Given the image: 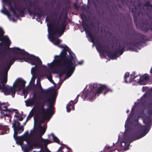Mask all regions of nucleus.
Listing matches in <instances>:
<instances>
[{
    "label": "nucleus",
    "instance_id": "16",
    "mask_svg": "<svg viewBox=\"0 0 152 152\" xmlns=\"http://www.w3.org/2000/svg\"><path fill=\"white\" fill-rule=\"evenodd\" d=\"M146 95L142 96L140 100V103L143 104H146L147 107L150 109L148 110V113L149 115H152V102L146 103Z\"/></svg>",
    "mask_w": 152,
    "mask_h": 152
},
{
    "label": "nucleus",
    "instance_id": "2",
    "mask_svg": "<svg viewBox=\"0 0 152 152\" xmlns=\"http://www.w3.org/2000/svg\"><path fill=\"white\" fill-rule=\"evenodd\" d=\"M103 90L104 91V95H105L108 92L113 91L112 89L106 85L95 83L93 84L92 88L90 89V91L89 90H87L83 93L82 97L84 99L87 98V99L89 101H91L94 99H95L96 95L98 96Z\"/></svg>",
    "mask_w": 152,
    "mask_h": 152
},
{
    "label": "nucleus",
    "instance_id": "15",
    "mask_svg": "<svg viewBox=\"0 0 152 152\" xmlns=\"http://www.w3.org/2000/svg\"><path fill=\"white\" fill-rule=\"evenodd\" d=\"M59 21H57V22L55 23V22L54 20H53L52 22H50L49 24H47V26L48 27V33H49V31H50V28L51 27H52V28L53 29H55L56 28H57L58 29V31L60 32L61 31L62 28V25L63 24L65 26V28H64V31L65 30V28L66 27V25L65 23V22L64 21L62 23L61 25H60L59 27H58V26L59 25Z\"/></svg>",
    "mask_w": 152,
    "mask_h": 152
},
{
    "label": "nucleus",
    "instance_id": "47",
    "mask_svg": "<svg viewBox=\"0 0 152 152\" xmlns=\"http://www.w3.org/2000/svg\"><path fill=\"white\" fill-rule=\"evenodd\" d=\"M6 63H7V66L5 67L8 70H9L10 69L11 65L12 64L11 63H9V61H8V60H6Z\"/></svg>",
    "mask_w": 152,
    "mask_h": 152
},
{
    "label": "nucleus",
    "instance_id": "20",
    "mask_svg": "<svg viewBox=\"0 0 152 152\" xmlns=\"http://www.w3.org/2000/svg\"><path fill=\"white\" fill-rule=\"evenodd\" d=\"M4 33V32L3 29L0 28V38H1L2 40L4 42L6 45L8 47H9L10 45L11 42H10L8 37L3 36ZM0 40H1L0 39Z\"/></svg>",
    "mask_w": 152,
    "mask_h": 152
},
{
    "label": "nucleus",
    "instance_id": "49",
    "mask_svg": "<svg viewBox=\"0 0 152 152\" xmlns=\"http://www.w3.org/2000/svg\"><path fill=\"white\" fill-rule=\"evenodd\" d=\"M8 70L6 68L3 69V75L7 76Z\"/></svg>",
    "mask_w": 152,
    "mask_h": 152
},
{
    "label": "nucleus",
    "instance_id": "40",
    "mask_svg": "<svg viewBox=\"0 0 152 152\" xmlns=\"http://www.w3.org/2000/svg\"><path fill=\"white\" fill-rule=\"evenodd\" d=\"M1 105L0 106V110L1 111H4V109H6L7 108V104H6L4 102H1Z\"/></svg>",
    "mask_w": 152,
    "mask_h": 152
},
{
    "label": "nucleus",
    "instance_id": "19",
    "mask_svg": "<svg viewBox=\"0 0 152 152\" xmlns=\"http://www.w3.org/2000/svg\"><path fill=\"white\" fill-rule=\"evenodd\" d=\"M28 140L31 142L34 147L41 148L42 145L39 139L37 137H34L32 135L26 137Z\"/></svg>",
    "mask_w": 152,
    "mask_h": 152
},
{
    "label": "nucleus",
    "instance_id": "34",
    "mask_svg": "<svg viewBox=\"0 0 152 152\" xmlns=\"http://www.w3.org/2000/svg\"><path fill=\"white\" fill-rule=\"evenodd\" d=\"M25 140L28 146V149L29 150L30 149H33V147H34V146L32 143L31 142L29 141L26 137H25Z\"/></svg>",
    "mask_w": 152,
    "mask_h": 152
},
{
    "label": "nucleus",
    "instance_id": "43",
    "mask_svg": "<svg viewBox=\"0 0 152 152\" xmlns=\"http://www.w3.org/2000/svg\"><path fill=\"white\" fill-rule=\"evenodd\" d=\"M40 141L43 143L45 145L47 146L49 143V142H50V141L48 140L44 139L41 138Z\"/></svg>",
    "mask_w": 152,
    "mask_h": 152
},
{
    "label": "nucleus",
    "instance_id": "29",
    "mask_svg": "<svg viewBox=\"0 0 152 152\" xmlns=\"http://www.w3.org/2000/svg\"><path fill=\"white\" fill-rule=\"evenodd\" d=\"M116 149V148L114 149L113 148V146L110 147L109 146H106L104 148V152H112L114 151Z\"/></svg>",
    "mask_w": 152,
    "mask_h": 152
},
{
    "label": "nucleus",
    "instance_id": "63",
    "mask_svg": "<svg viewBox=\"0 0 152 152\" xmlns=\"http://www.w3.org/2000/svg\"><path fill=\"white\" fill-rule=\"evenodd\" d=\"M14 7H15L14 8H15V10H16L18 12V10H19V9L18 7H17L15 4H14Z\"/></svg>",
    "mask_w": 152,
    "mask_h": 152
},
{
    "label": "nucleus",
    "instance_id": "50",
    "mask_svg": "<svg viewBox=\"0 0 152 152\" xmlns=\"http://www.w3.org/2000/svg\"><path fill=\"white\" fill-rule=\"evenodd\" d=\"M8 70L6 68L3 69V75L7 76Z\"/></svg>",
    "mask_w": 152,
    "mask_h": 152
},
{
    "label": "nucleus",
    "instance_id": "44",
    "mask_svg": "<svg viewBox=\"0 0 152 152\" xmlns=\"http://www.w3.org/2000/svg\"><path fill=\"white\" fill-rule=\"evenodd\" d=\"M150 118L148 117H146L144 119L143 122L145 124H148L150 123Z\"/></svg>",
    "mask_w": 152,
    "mask_h": 152
},
{
    "label": "nucleus",
    "instance_id": "13",
    "mask_svg": "<svg viewBox=\"0 0 152 152\" xmlns=\"http://www.w3.org/2000/svg\"><path fill=\"white\" fill-rule=\"evenodd\" d=\"M129 10L133 15L134 22L137 25V17H139L142 14V9L139 5L137 6H134L132 8L130 7Z\"/></svg>",
    "mask_w": 152,
    "mask_h": 152
},
{
    "label": "nucleus",
    "instance_id": "26",
    "mask_svg": "<svg viewBox=\"0 0 152 152\" xmlns=\"http://www.w3.org/2000/svg\"><path fill=\"white\" fill-rule=\"evenodd\" d=\"M138 129L139 130L138 132H140L141 134H145V135L147 133L146 132L147 128L145 125H138Z\"/></svg>",
    "mask_w": 152,
    "mask_h": 152
},
{
    "label": "nucleus",
    "instance_id": "9",
    "mask_svg": "<svg viewBox=\"0 0 152 152\" xmlns=\"http://www.w3.org/2000/svg\"><path fill=\"white\" fill-rule=\"evenodd\" d=\"M7 76H3L0 82L2 85L0 84V90L1 89L5 95H11L12 97H14L16 92V89L13 88L11 86H10L8 85L5 86L7 82Z\"/></svg>",
    "mask_w": 152,
    "mask_h": 152
},
{
    "label": "nucleus",
    "instance_id": "57",
    "mask_svg": "<svg viewBox=\"0 0 152 152\" xmlns=\"http://www.w3.org/2000/svg\"><path fill=\"white\" fill-rule=\"evenodd\" d=\"M34 98L35 99L36 98H38L37 97V94L35 92L33 94L32 99H34Z\"/></svg>",
    "mask_w": 152,
    "mask_h": 152
},
{
    "label": "nucleus",
    "instance_id": "45",
    "mask_svg": "<svg viewBox=\"0 0 152 152\" xmlns=\"http://www.w3.org/2000/svg\"><path fill=\"white\" fill-rule=\"evenodd\" d=\"M6 63H7V66L5 67L8 70H9L10 69L11 65L12 64L11 63H9V61H8V60H6Z\"/></svg>",
    "mask_w": 152,
    "mask_h": 152
},
{
    "label": "nucleus",
    "instance_id": "21",
    "mask_svg": "<svg viewBox=\"0 0 152 152\" xmlns=\"http://www.w3.org/2000/svg\"><path fill=\"white\" fill-rule=\"evenodd\" d=\"M37 88L38 89L41 90L40 92L42 94H45V96H47V94H49V92H53L55 90H53L51 88H49L46 90H43L41 85L40 82L39 83H38L37 85Z\"/></svg>",
    "mask_w": 152,
    "mask_h": 152
},
{
    "label": "nucleus",
    "instance_id": "64",
    "mask_svg": "<svg viewBox=\"0 0 152 152\" xmlns=\"http://www.w3.org/2000/svg\"><path fill=\"white\" fill-rule=\"evenodd\" d=\"M18 119V120H19L20 121H22L23 120V118L22 117H19Z\"/></svg>",
    "mask_w": 152,
    "mask_h": 152
},
{
    "label": "nucleus",
    "instance_id": "60",
    "mask_svg": "<svg viewBox=\"0 0 152 152\" xmlns=\"http://www.w3.org/2000/svg\"><path fill=\"white\" fill-rule=\"evenodd\" d=\"M58 14L57 13L56 11H55L54 12L53 15L54 16L56 17V18L58 16Z\"/></svg>",
    "mask_w": 152,
    "mask_h": 152
},
{
    "label": "nucleus",
    "instance_id": "5",
    "mask_svg": "<svg viewBox=\"0 0 152 152\" xmlns=\"http://www.w3.org/2000/svg\"><path fill=\"white\" fill-rule=\"evenodd\" d=\"M57 92L54 90L53 92H51L50 94H48L47 96H45V100H44L42 102H38V98H34V103L35 105H36V111H38V109H39L41 106L43 105V107L44 108V106L46 102L48 103V107H49V106L52 105L53 106L54 104L55 103L57 95Z\"/></svg>",
    "mask_w": 152,
    "mask_h": 152
},
{
    "label": "nucleus",
    "instance_id": "33",
    "mask_svg": "<svg viewBox=\"0 0 152 152\" xmlns=\"http://www.w3.org/2000/svg\"><path fill=\"white\" fill-rule=\"evenodd\" d=\"M27 8H29V7H26L23 8L19 10H18V12H19V14L20 15V16L21 17H24L25 16V11L26 9H27Z\"/></svg>",
    "mask_w": 152,
    "mask_h": 152
},
{
    "label": "nucleus",
    "instance_id": "17",
    "mask_svg": "<svg viewBox=\"0 0 152 152\" xmlns=\"http://www.w3.org/2000/svg\"><path fill=\"white\" fill-rule=\"evenodd\" d=\"M26 83V81L20 78H18L16 80V84H13L12 87L15 88L16 91L17 88L18 90L20 91L24 87Z\"/></svg>",
    "mask_w": 152,
    "mask_h": 152
},
{
    "label": "nucleus",
    "instance_id": "55",
    "mask_svg": "<svg viewBox=\"0 0 152 152\" xmlns=\"http://www.w3.org/2000/svg\"><path fill=\"white\" fill-rule=\"evenodd\" d=\"M37 18H36V20L38 21H40L41 17L42 16L38 13V14L37 15Z\"/></svg>",
    "mask_w": 152,
    "mask_h": 152
},
{
    "label": "nucleus",
    "instance_id": "22",
    "mask_svg": "<svg viewBox=\"0 0 152 152\" xmlns=\"http://www.w3.org/2000/svg\"><path fill=\"white\" fill-rule=\"evenodd\" d=\"M125 45L124 42H120L119 43L118 48H116V51L119 54V55H121L124 52L125 48Z\"/></svg>",
    "mask_w": 152,
    "mask_h": 152
},
{
    "label": "nucleus",
    "instance_id": "3",
    "mask_svg": "<svg viewBox=\"0 0 152 152\" xmlns=\"http://www.w3.org/2000/svg\"><path fill=\"white\" fill-rule=\"evenodd\" d=\"M12 51L14 53L22 54L26 56V57H24L22 59H24L26 62L30 63L33 65H35L31 69V73L33 76H34L36 72V68H39V66L42 64V61L40 58L34 55L30 54L24 50L21 49L19 48H12Z\"/></svg>",
    "mask_w": 152,
    "mask_h": 152
},
{
    "label": "nucleus",
    "instance_id": "14",
    "mask_svg": "<svg viewBox=\"0 0 152 152\" xmlns=\"http://www.w3.org/2000/svg\"><path fill=\"white\" fill-rule=\"evenodd\" d=\"M12 124L14 131L13 136H17L18 134H20L23 131L24 127L22 126H20V123L18 121L15 120Z\"/></svg>",
    "mask_w": 152,
    "mask_h": 152
},
{
    "label": "nucleus",
    "instance_id": "32",
    "mask_svg": "<svg viewBox=\"0 0 152 152\" xmlns=\"http://www.w3.org/2000/svg\"><path fill=\"white\" fill-rule=\"evenodd\" d=\"M38 129L40 134L42 135H43L45 133L46 130V128L44 126H41L40 125L39 126Z\"/></svg>",
    "mask_w": 152,
    "mask_h": 152
},
{
    "label": "nucleus",
    "instance_id": "24",
    "mask_svg": "<svg viewBox=\"0 0 152 152\" xmlns=\"http://www.w3.org/2000/svg\"><path fill=\"white\" fill-rule=\"evenodd\" d=\"M9 132V129L7 126L0 124V134H7Z\"/></svg>",
    "mask_w": 152,
    "mask_h": 152
},
{
    "label": "nucleus",
    "instance_id": "12",
    "mask_svg": "<svg viewBox=\"0 0 152 152\" xmlns=\"http://www.w3.org/2000/svg\"><path fill=\"white\" fill-rule=\"evenodd\" d=\"M69 50H71L69 48L66 47L64 49V50L60 53L59 56H55V60H53L52 62L50 64H48L49 68L50 69H52L55 66L58 67V66L56 65L55 64L56 61L57 60H59L61 59H62V60H64L67 56V52L68 51L69 53Z\"/></svg>",
    "mask_w": 152,
    "mask_h": 152
},
{
    "label": "nucleus",
    "instance_id": "52",
    "mask_svg": "<svg viewBox=\"0 0 152 152\" xmlns=\"http://www.w3.org/2000/svg\"><path fill=\"white\" fill-rule=\"evenodd\" d=\"M9 7H10V10L12 12L14 10H15V8L12 7L11 3V5H8Z\"/></svg>",
    "mask_w": 152,
    "mask_h": 152
},
{
    "label": "nucleus",
    "instance_id": "1",
    "mask_svg": "<svg viewBox=\"0 0 152 152\" xmlns=\"http://www.w3.org/2000/svg\"><path fill=\"white\" fill-rule=\"evenodd\" d=\"M69 55H67L64 60L61 59L55 63L61 71L58 73L60 77L66 73V77H70L74 72L76 65L74 59L75 54L71 50L69 51Z\"/></svg>",
    "mask_w": 152,
    "mask_h": 152
},
{
    "label": "nucleus",
    "instance_id": "42",
    "mask_svg": "<svg viewBox=\"0 0 152 152\" xmlns=\"http://www.w3.org/2000/svg\"><path fill=\"white\" fill-rule=\"evenodd\" d=\"M37 8L39 11L37 12H38V14H40V15L42 16L44 15V11L42 10L41 8L37 7Z\"/></svg>",
    "mask_w": 152,
    "mask_h": 152
},
{
    "label": "nucleus",
    "instance_id": "31",
    "mask_svg": "<svg viewBox=\"0 0 152 152\" xmlns=\"http://www.w3.org/2000/svg\"><path fill=\"white\" fill-rule=\"evenodd\" d=\"M145 5L147 6V10L148 12H152V5L151 4L149 1H147L145 4Z\"/></svg>",
    "mask_w": 152,
    "mask_h": 152
},
{
    "label": "nucleus",
    "instance_id": "10",
    "mask_svg": "<svg viewBox=\"0 0 152 152\" xmlns=\"http://www.w3.org/2000/svg\"><path fill=\"white\" fill-rule=\"evenodd\" d=\"M62 26V28L60 32L57 28L54 29L52 27L50 28V31L49 33V37L52 42L57 45H59L60 43V40L58 38L60 37L64 33L65 26L63 24Z\"/></svg>",
    "mask_w": 152,
    "mask_h": 152
},
{
    "label": "nucleus",
    "instance_id": "48",
    "mask_svg": "<svg viewBox=\"0 0 152 152\" xmlns=\"http://www.w3.org/2000/svg\"><path fill=\"white\" fill-rule=\"evenodd\" d=\"M34 114L32 113L31 114L30 113L27 116L26 121H25V123H26L27 122L30 120L31 118L33 116Z\"/></svg>",
    "mask_w": 152,
    "mask_h": 152
},
{
    "label": "nucleus",
    "instance_id": "8",
    "mask_svg": "<svg viewBox=\"0 0 152 152\" xmlns=\"http://www.w3.org/2000/svg\"><path fill=\"white\" fill-rule=\"evenodd\" d=\"M96 47L98 52L107 53V56L112 59H114L115 58L118 57L119 56L118 55V53L116 51V49H115L113 52L110 51H107V49L108 50L109 49L108 45H102L101 43L98 41H97L96 42Z\"/></svg>",
    "mask_w": 152,
    "mask_h": 152
},
{
    "label": "nucleus",
    "instance_id": "37",
    "mask_svg": "<svg viewBox=\"0 0 152 152\" xmlns=\"http://www.w3.org/2000/svg\"><path fill=\"white\" fill-rule=\"evenodd\" d=\"M32 105H35L33 99L32 98L27 100L26 102V105L28 107Z\"/></svg>",
    "mask_w": 152,
    "mask_h": 152
},
{
    "label": "nucleus",
    "instance_id": "11",
    "mask_svg": "<svg viewBox=\"0 0 152 152\" xmlns=\"http://www.w3.org/2000/svg\"><path fill=\"white\" fill-rule=\"evenodd\" d=\"M145 135V134H141L140 132H130L125 136L122 140V142L126 144L129 143L126 147L129 148V143L133 141L139 139Z\"/></svg>",
    "mask_w": 152,
    "mask_h": 152
},
{
    "label": "nucleus",
    "instance_id": "62",
    "mask_svg": "<svg viewBox=\"0 0 152 152\" xmlns=\"http://www.w3.org/2000/svg\"><path fill=\"white\" fill-rule=\"evenodd\" d=\"M28 3L29 4V7H31L32 6V4L33 2L31 1H28Z\"/></svg>",
    "mask_w": 152,
    "mask_h": 152
},
{
    "label": "nucleus",
    "instance_id": "4",
    "mask_svg": "<svg viewBox=\"0 0 152 152\" xmlns=\"http://www.w3.org/2000/svg\"><path fill=\"white\" fill-rule=\"evenodd\" d=\"M128 18H129L130 21L129 23H127L128 29L131 30L132 31L133 35L136 36L139 38V39L135 38V40L133 42H129L128 43V45L131 46L130 47H128L127 49L130 50L135 51L138 46L140 45L143 42L142 39L146 41L147 40V39L146 38V36L145 35L137 32L133 28L132 24V18L129 15H128Z\"/></svg>",
    "mask_w": 152,
    "mask_h": 152
},
{
    "label": "nucleus",
    "instance_id": "35",
    "mask_svg": "<svg viewBox=\"0 0 152 152\" xmlns=\"http://www.w3.org/2000/svg\"><path fill=\"white\" fill-rule=\"evenodd\" d=\"M1 12L9 17H10L11 16L9 12L6 10V7L4 6H3V10H1Z\"/></svg>",
    "mask_w": 152,
    "mask_h": 152
},
{
    "label": "nucleus",
    "instance_id": "28",
    "mask_svg": "<svg viewBox=\"0 0 152 152\" xmlns=\"http://www.w3.org/2000/svg\"><path fill=\"white\" fill-rule=\"evenodd\" d=\"M42 76L44 77H47V79L50 81H51L53 82V80H52V77L51 75V72L50 71L48 70L45 73L43 74Z\"/></svg>",
    "mask_w": 152,
    "mask_h": 152
},
{
    "label": "nucleus",
    "instance_id": "18",
    "mask_svg": "<svg viewBox=\"0 0 152 152\" xmlns=\"http://www.w3.org/2000/svg\"><path fill=\"white\" fill-rule=\"evenodd\" d=\"M12 48L11 49V51L14 54H15L17 55L16 57L15 56H9V58L8 59H7V60H8V61H9V63H11L12 64H13L14 62L16 61V60H18L20 59V60L21 62H23V61H24V59H22L24 58V57H23L22 58H21L19 56V55H22L23 56L24 55L22 54H18L17 53H14L13 51H12V48ZM24 56H25L24 55ZM24 57H25L24 56Z\"/></svg>",
    "mask_w": 152,
    "mask_h": 152
},
{
    "label": "nucleus",
    "instance_id": "53",
    "mask_svg": "<svg viewBox=\"0 0 152 152\" xmlns=\"http://www.w3.org/2000/svg\"><path fill=\"white\" fill-rule=\"evenodd\" d=\"M13 13V15L14 16H16L17 18H19V16L18 13L16 12L15 10L12 12Z\"/></svg>",
    "mask_w": 152,
    "mask_h": 152
},
{
    "label": "nucleus",
    "instance_id": "61",
    "mask_svg": "<svg viewBox=\"0 0 152 152\" xmlns=\"http://www.w3.org/2000/svg\"><path fill=\"white\" fill-rule=\"evenodd\" d=\"M79 96V95H78L77 96L76 98L75 99V103H77V102H78V98Z\"/></svg>",
    "mask_w": 152,
    "mask_h": 152
},
{
    "label": "nucleus",
    "instance_id": "39",
    "mask_svg": "<svg viewBox=\"0 0 152 152\" xmlns=\"http://www.w3.org/2000/svg\"><path fill=\"white\" fill-rule=\"evenodd\" d=\"M51 135L53 137V139L54 142L57 143L58 144L61 145V144L60 143V141L59 139L53 133L51 134Z\"/></svg>",
    "mask_w": 152,
    "mask_h": 152
},
{
    "label": "nucleus",
    "instance_id": "27",
    "mask_svg": "<svg viewBox=\"0 0 152 152\" xmlns=\"http://www.w3.org/2000/svg\"><path fill=\"white\" fill-rule=\"evenodd\" d=\"M36 10V8H35L34 9V11H32L30 8H27V10L28 14L30 16H31L33 15L32 19H34L36 15H37L38 12H36L35 11Z\"/></svg>",
    "mask_w": 152,
    "mask_h": 152
},
{
    "label": "nucleus",
    "instance_id": "54",
    "mask_svg": "<svg viewBox=\"0 0 152 152\" xmlns=\"http://www.w3.org/2000/svg\"><path fill=\"white\" fill-rule=\"evenodd\" d=\"M3 2L4 4L7 3L8 5H11V2L10 1V0H3Z\"/></svg>",
    "mask_w": 152,
    "mask_h": 152
},
{
    "label": "nucleus",
    "instance_id": "36",
    "mask_svg": "<svg viewBox=\"0 0 152 152\" xmlns=\"http://www.w3.org/2000/svg\"><path fill=\"white\" fill-rule=\"evenodd\" d=\"M32 105H35L33 99L32 98L27 100L26 102V105L28 107Z\"/></svg>",
    "mask_w": 152,
    "mask_h": 152
},
{
    "label": "nucleus",
    "instance_id": "46",
    "mask_svg": "<svg viewBox=\"0 0 152 152\" xmlns=\"http://www.w3.org/2000/svg\"><path fill=\"white\" fill-rule=\"evenodd\" d=\"M6 63H7V66L5 67L8 70H9L10 69L11 65L12 64L11 63H9V61H8V60H6Z\"/></svg>",
    "mask_w": 152,
    "mask_h": 152
},
{
    "label": "nucleus",
    "instance_id": "51",
    "mask_svg": "<svg viewBox=\"0 0 152 152\" xmlns=\"http://www.w3.org/2000/svg\"><path fill=\"white\" fill-rule=\"evenodd\" d=\"M74 59H75V61L76 62V56L75 55V56H74ZM83 61H79L78 62L77 64H76V66H77L78 65H81L83 63ZM75 64H76V63H75Z\"/></svg>",
    "mask_w": 152,
    "mask_h": 152
},
{
    "label": "nucleus",
    "instance_id": "23",
    "mask_svg": "<svg viewBox=\"0 0 152 152\" xmlns=\"http://www.w3.org/2000/svg\"><path fill=\"white\" fill-rule=\"evenodd\" d=\"M140 27L142 30L146 31L148 30L149 25L147 19H145L144 21L142 20V22L140 24Z\"/></svg>",
    "mask_w": 152,
    "mask_h": 152
},
{
    "label": "nucleus",
    "instance_id": "30",
    "mask_svg": "<svg viewBox=\"0 0 152 152\" xmlns=\"http://www.w3.org/2000/svg\"><path fill=\"white\" fill-rule=\"evenodd\" d=\"M82 25L85 31L86 32H88L89 27L86 22L83 20H82Z\"/></svg>",
    "mask_w": 152,
    "mask_h": 152
},
{
    "label": "nucleus",
    "instance_id": "6",
    "mask_svg": "<svg viewBox=\"0 0 152 152\" xmlns=\"http://www.w3.org/2000/svg\"><path fill=\"white\" fill-rule=\"evenodd\" d=\"M135 72H133L131 74L129 80H127V78L129 77V74L128 72H126L124 76V80L125 83H130L132 82L135 81L139 83L140 84H142L144 80L147 81L149 80V77L147 74H145L142 76V78L140 75H137L135 76Z\"/></svg>",
    "mask_w": 152,
    "mask_h": 152
},
{
    "label": "nucleus",
    "instance_id": "58",
    "mask_svg": "<svg viewBox=\"0 0 152 152\" xmlns=\"http://www.w3.org/2000/svg\"><path fill=\"white\" fill-rule=\"evenodd\" d=\"M4 111H6V112H11L12 111V110L11 109H8L7 108L6 109H4Z\"/></svg>",
    "mask_w": 152,
    "mask_h": 152
},
{
    "label": "nucleus",
    "instance_id": "41",
    "mask_svg": "<svg viewBox=\"0 0 152 152\" xmlns=\"http://www.w3.org/2000/svg\"><path fill=\"white\" fill-rule=\"evenodd\" d=\"M88 35L91 39V42L94 43V42L95 37L90 32H88Z\"/></svg>",
    "mask_w": 152,
    "mask_h": 152
},
{
    "label": "nucleus",
    "instance_id": "59",
    "mask_svg": "<svg viewBox=\"0 0 152 152\" xmlns=\"http://www.w3.org/2000/svg\"><path fill=\"white\" fill-rule=\"evenodd\" d=\"M64 148V147H61V146L58 150L57 152H60L62 151V149Z\"/></svg>",
    "mask_w": 152,
    "mask_h": 152
},
{
    "label": "nucleus",
    "instance_id": "7",
    "mask_svg": "<svg viewBox=\"0 0 152 152\" xmlns=\"http://www.w3.org/2000/svg\"><path fill=\"white\" fill-rule=\"evenodd\" d=\"M54 107L52 105H50L49 107L45 109L43 107V105L39 109H38V111H36L38 114L41 115L42 117L41 122L43 123L45 120H49L52 115L54 114L53 111Z\"/></svg>",
    "mask_w": 152,
    "mask_h": 152
},
{
    "label": "nucleus",
    "instance_id": "56",
    "mask_svg": "<svg viewBox=\"0 0 152 152\" xmlns=\"http://www.w3.org/2000/svg\"><path fill=\"white\" fill-rule=\"evenodd\" d=\"M73 6L77 10H78L80 8L79 6H78L77 3H75L73 4Z\"/></svg>",
    "mask_w": 152,
    "mask_h": 152
},
{
    "label": "nucleus",
    "instance_id": "25",
    "mask_svg": "<svg viewBox=\"0 0 152 152\" xmlns=\"http://www.w3.org/2000/svg\"><path fill=\"white\" fill-rule=\"evenodd\" d=\"M76 103L72 100H71L66 106L67 111L69 112L72 109L73 110H75L74 104Z\"/></svg>",
    "mask_w": 152,
    "mask_h": 152
},
{
    "label": "nucleus",
    "instance_id": "38",
    "mask_svg": "<svg viewBox=\"0 0 152 152\" xmlns=\"http://www.w3.org/2000/svg\"><path fill=\"white\" fill-rule=\"evenodd\" d=\"M13 137L14 138L15 140L18 143L21 144L23 143V141L21 140L20 137H18V136H13Z\"/></svg>",
    "mask_w": 152,
    "mask_h": 152
}]
</instances>
